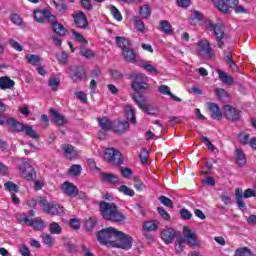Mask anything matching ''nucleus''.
I'll list each match as a JSON object with an SVG mask.
<instances>
[{"label": "nucleus", "mask_w": 256, "mask_h": 256, "mask_svg": "<svg viewBox=\"0 0 256 256\" xmlns=\"http://www.w3.org/2000/svg\"><path fill=\"white\" fill-rule=\"evenodd\" d=\"M100 213L106 221H113L114 223L125 221V215L119 212L117 205L113 203L101 202Z\"/></svg>", "instance_id": "nucleus-1"}, {"label": "nucleus", "mask_w": 256, "mask_h": 256, "mask_svg": "<svg viewBox=\"0 0 256 256\" xmlns=\"http://www.w3.org/2000/svg\"><path fill=\"white\" fill-rule=\"evenodd\" d=\"M118 233L119 230L114 227H108L98 232L97 240L102 245H110L111 247H114Z\"/></svg>", "instance_id": "nucleus-2"}, {"label": "nucleus", "mask_w": 256, "mask_h": 256, "mask_svg": "<svg viewBox=\"0 0 256 256\" xmlns=\"http://www.w3.org/2000/svg\"><path fill=\"white\" fill-rule=\"evenodd\" d=\"M195 53L199 57H203L204 59H211L213 57V48H211V43L207 39H201L196 44H194Z\"/></svg>", "instance_id": "nucleus-3"}, {"label": "nucleus", "mask_w": 256, "mask_h": 256, "mask_svg": "<svg viewBox=\"0 0 256 256\" xmlns=\"http://www.w3.org/2000/svg\"><path fill=\"white\" fill-rule=\"evenodd\" d=\"M132 89L139 93V91H147L149 89V77L143 73L132 74Z\"/></svg>", "instance_id": "nucleus-4"}, {"label": "nucleus", "mask_w": 256, "mask_h": 256, "mask_svg": "<svg viewBox=\"0 0 256 256\" xmlns=\"http://www.w3.org/2000/svg\"><path fill=\"white\" fill-rule=\"evenodd\" d=\"M182 233L184 237V243H186L189 247H192V249L201 247V241L199 238H197V233L191 230L189 226H184Z\"/></svg>", "instance_id": "nucleus-5"}, {"label": "nucleus", "mask_w": 256, "mask_h": 256, "mask_svg": "<svg viewBox=\"0 0 256 256\" xmlns=\"http://www.w3.org/2000/svg\"><path fill=\"white\" fill-rule=\"evenodd\" d=\"M206 29L208 31H213L216 36V41L218 42V47L223 49V38L225 37V26L221 24H213L211 20L206 22Z\"/></svg>", "instance_id": "nucleus-6"}, {"label": "nucleus", "mask_w": 256, "mask_h": 256, "mask_svg": "<svg viewBox=\"0 0 256 256\" xmlns=\"http://www.w3.org/2000/svg\"><path fill=\"white\" fill-rule=\"evenodd\" d=\"M104 159L111 165H123V156H121V152L114 148H107L105 150Z\"/></svg>", "instance_id": "nucleus-7"}, {"label": "nucleus", "mask_w": 256, "mask_h": 256, "mask_svg": "<svg viewBox=\"0 0 256 256\" xmlns=\"http://www.w3.org/2000/svg\"><path fill=\"white\" fill-rule=\"evenodd\" d=\"M133 245V238L131 236L123 233L122 231H118L116 236V240L114 242V247H118L119 249H131Z\"/></svg>", "instance_id": "nucleus-8"}, {"label": "nucleus", "mask_w": 256, "mask_h": 256, "mask_svg": "<svg viewBox=\"0 0 256 256\" xmlns=\"http://www.w3.org/2000/svg\"><path fill=\"white\" fill-rule=\"evenodd\" d=\"M214 3L215 7L222 11V13H229L230 9H235L239 5V0H211Z\"/></svg>", "instance_id": "nucleus-9"}, {"label": "nucleus", "mask_w": 256, "mask_h": 256, "mask_svg": "<svg viewBox=\"0 0 256 256\" xmlns=\"http://www.w3.org/2000/svg\"><path fill=\"white\" fill-rule=\"evenodd\" d=\"M21 177L27 181H33V177L37 175L35 168L29 164V162H23L22 165L18 168Z\"/></svg>", "instance_id": "nucleus-10"}, {"label": "nucleus", "mask_w": 256, "mask_h": 256, "mask_svg": "<svg viewBox=\"0 0 256 256\" xmlns=\"http://www.w3.org/2000/svg\"><path fill=\"white\" fill-rule=\"evenodd\" d=\"M34 19L37 23H45L46 21H55V15L51 14L49 9L35 10Z\"/></svg>", "instance_id": "nucleus-11"}, {"label": "nucleus", "mask_w": 256, "mask_h": 256, "mask_svg": "<svg viewBox=\"0 0 256 256\" xmlns=\"http://www.w3.org/2000/svg\"><path fill=\"white\" fill-rule=\"evenodd\" d=\"M22 223H25L28 227H33L36 231H41V229L45 228V222L41 218L32 219L29 216H25L22 218Z\"/></svg>", "instance_id": "nucleus-12"}, {"label": "nucleus", "mask_w": 256, "mask_h": 256, "mask_svg": "<svg viewBox=\"0 0 256 256\" xmlns=\"http://www.w3.org/2000/svg\"><path fill=\"white\" fill-rule=\"evenodd\" d=\"M42 209L43 211H45V213H48L49 215H63V211H65L63 207L59 204L49 203L47 200L46 205H44Z\"/></svg>", "instance_id": "nucleus-13"}, {"label": "nucleus", "mask_w": 256, "mask_h": 256, "mask_svg": "<svg viewBox=\"0 0 256 256\" xmlns=\"http://www.w3.org/2000/svg\"><path fill=\"white\" fill-rule=\"evenodd\" d=\"M224 117L228 119V121H239L241 119V112L231 105L224 106Z\"/></svg>", "instance_id": "nucleus-14"}, {"label": "nucleus", "mask_w": 256, "mask_h": 256, "mask_svg": "<svg viewBox=\"0 0 256 256\" xmlns=\"http://www.w3.org/2000/svg\"><path fill=\"white\" fill-rule=\"evenodd\" d=\"M160 237L166 245H169L175 241V237H177V231H175L173 228H165L162 230Z\"/></svg>", "instance_id": "nucleus-15"}, {"label": "nucleus", "mask_w": 256, "mask_h": 256, "mask_svg": "<svg viewBox=\"0 0 256 256\" xmlns=\"http://www.w3.org/2000/svg\"><path fill=\"white\" fill-rule=\"evenodd\" d=\"M74 23L79 29H87L89 21H87V15L83 12H77L73 15Z\"/></svg>", "instance_id": "nucleus-16"}, {"label": "nucleus", "mask_w": 256, "mask_h": 256, "mask_svg": "<svg viewBox=\"0 0 256 256\" xmlns=\"http://www.w3.org/2000/svg\"><path fill=\"white\" fill-rule=\"evenodd\" d=\"M62 191L64 195L71 197L72 199L79 195V189L71 182H64L62 184Z\"/></svg>", "instance_id": "nucleus-17"}, {"label": "nucleus", "mask_w": 256, "mask_h": 256, "mask_svg": "<svg viewBox=\"0 0 256 256\" xmlns=\"http://www.w3.org/2000/svg\"><path fill=\"white\" fill-rule=\"evenodd\" d=\"M62 151L64 157H66V159H69L70 161L79 157V151L75 149V147H73V145L71 144H64L62 146Z\"/></svg>", "instance_id": "nucleus-18"}, {"label": "nucleus", "mask_w": 256, "mask_h": 256, "mask_svg": "<svg viewBox=\"0 0 256 256\" xmlns=\"http://www.w3.org/2000/svg\"><path fill=\"white\" fill-rule=\"evenodd\" d=\"M4 125H8V127H11L13 131H25V125L22 123L17 122L14 118H7V116L4 118Z\"/></svg>", "instance_id": "nucleus-19"}, {"label": "nucleus", "mask_w": 256, "mask_h": 256, "mask_svg": "<svg viewBox=\"0 0 256 256\" xmlns=\"http://www.w3.org/2000/svg\"><path fill=\"white\" fill-rule=\"evenodd\" d=\"M207 107L210 111L212 119H216L217 121L221 120V117H223V112H221V109H219L217 104L208 102Z\"/></svg>", "instance_id": "nucleus-20"}, {"label": "nucleus", "mask_w": 256, "mask_h": 256, "mask_svg": "<svg viewBox=\"0 0 256 256\" xmlns=\"http://www.w3.org/2000/svg\"><path fill=\"white\" fill-rule=\"evenodd\" d=\"M132 98L140 109H142L143 111H147L149 105L147 104V98L145 96L139 93H134Z\"/></svg>", "instance_id": "nucleus-21"}, {"label": "nucleus", "mask_w": 256, "mask_h": 256, "mask_svg": "<svg viewBox=\"0 0 256 256\" xmlns=\"http://www.w3.org/2000/svg\"><path fill=\"white\" fill-rule=\"evenodd\" d=\"M15 87V81L9 76L0 77V89L2 91H7V89H13Z\"/></svg>", "instance_id": "nucleus-22"}, {"label": "nucleus", "mask_w": 256, "mask_h": 256, "mask_svg": "<svg viewBox=\"0 0 256 256\" xmlns=\"http://www.w3.org/2000/svg\"><path fill=\"white\" fill-rule=\"evenodd\" d=\"M112 129L115 133H125L129 129V122L127 121H114Z\"/></svg>", "instance_id": "nucleus-23"}, {"label": "nucleus", "mask_w": 256, "mask_h": 256, "mask_svg": "<svg viewBox=\"0 0 256 256\" xmlns=\"http://www.w3.org/2000/svg\"><path fill=\"white\" fill-rule=\"evenodd\" d=\"M27 205L32 209H35L38 205L43 208V206L46 205V198L41 196L30 198L27 200Z\"/></svg>", "instance_id": "nucleus-24"}, {"label": "nucleus", "mask_w": 256, "mask_h": 256, "mask_svg": "<svg viewBox=\"0 0 256 256\" xmlns=\"http://www.w3.org/2000/svg\"><path fill=\"white\" fill-rule=\"evenodd\" d=\"M98 125L99 127L102 129V131H111V129H113V122H111V120H109V118L107 117H102V118H98Z\"/></svg>", "instance_id": "nucleus-25"}, {"label": "nucleus", "mask_w": 256, "mask_h": 256, "mask_svg": "<svg viewBox=\"0 0 256 256\" xmlns=\"http://www.w3.org/2000/svg\"><path fill=\"white\" fill-rule=\"evenodd\" d=\"M25 59L29 65H33V67H39L41 63H43V59L35 54H26Z\"/></svg>", "instance_id": "nucleus-26"}, {"label": "nucleus", "mask_w": 256, "mask_h": 256, "mask_svg": "<svg viewBox=\"0 0 256 256\" xmlns=\"http://www.w3.org/2000/svg\"><path fill=\"white\" fill-rule=\"evenodd\" d=\"M158 91H159V93H161V95H168L169 97H171V99H173V101H176L177 103H181V98L172 94L171 88L169 86L161 85L158 87Z\"/></svg>", "instance_id": "nucleus-27"}, {"label": "nucleus", "mask_w": 256, "mask_h": 256, "mask_svg": "<svg viewBox=\"0 0 256 256\" xmlns=\"http://www.w3.org/2000/svg\"><path fill=\"white\" fill-rule=\"evenodd\" d=\"M68 74L74 81H82V79H85V77H87L84 71H77V68L75 67L70 68L68 70Z\"/></svg>", "instance_id": "nucleus-28"}, {"label": "nucleus", "mask_w": 256, "mask_h": 256, "mask_svg": "<svg viewBox=\"0 0 256 256\" xmlns=\"http://www.w3.org/2000/svg\"><path fill=\"white\" fill-rule=\"evenodd\" d=\"M50 23H52V29L56 35H59L60 37L67 35V28L65 26L57 23L56 20L51 21Z\"/></svg>", "instance_id": "nucleus-29"}, {"label": "nucleus", "mask_w": 256, "mask_h": 256, "mask_svg": "<svg viewBox=\"0 0 256 256\" xmlns=\"http://www.w3.org/2000/svg\"><path fill=\"white\" fill-rule=\"evenodd\" d=\"M158 29L165 35H173V26H171V23L167 20L160 21Z\"/></svg>", "instance_id": "nucleus-30"}, {"label": "nucleus", "mask_w": 256, "mask_h": 256, "mask_svg": "<svg viewBox=\"0 0 256 256\" xmlns=\"http://www.w3.org/2000/svg\"><path fill=\"white\" fill-rule=\"evenodd\" d=\"M235 197H236V203H237L239 209H241V211H245L247 206L245 205V202L243 201V189L237 188L235 190Z\"/></svg>", "instance_id": "nucleus-31"}, {"label": "nucleus", "mask_w": 256, "mask_h": 256, "mask_svg": "<svg viewBox=\"0 0 256 256\" xmlns=\"http://www.w3.org/2000/svg\"><path fill=\"white\" fill-rule=\"evenodd\" d=\"M49 113L53 116L54 121L55 123H57V125H65V123H67V118H65L63 114L57 112V110L50 109Z\"/></svg>", "instance_id": "nucleus-32"}, {"label": "nucleus", "mask_w": 256, "mask_h": 256, "mask_svg": "<svg viewBox=\"0 0 256 256\" xmlns=\"http://www.w3.org/2000/svg\"><path fill=\"white\" fill-rule=\"evenodd\" d=\"M124 113H125L127 119L130 121V123H133V125H135V123H137V119L135 118V108H133V106H131V105L125 106Z\"/></svg>", "instance_id": "nucleus-33"}, {"label": "nucleus", "mask_w": 256, "mask_h": 256, "mask_svg": "<svg viewBox=\"0 0 256 256\" xmlns=\"http://www.w3.org/2000/svg\"><path fill=\"white\" fill-rule=\"evenodd\" d=\"M217 73L219 75V79L222 83L225 85H233V82L235 81L231 75L227 74V72L222 70H217Z\"/></svg>", "instance_id": "nucleus-34"}, {"label": "nucleus", "mask_w": 256, "mask_h": 256, "mask_svg": "<svg viewBox=\"0 0 256 256\" xmlns=\"http://www.w3.org/2000/svg\"><path fill=\"white\" fill-rule=\"evenodd\" d=\"M101 180L104 183H111V184H115L119 182V177H117V175L115 174H111V173H101L100 174Z\"/></svg>", "instance_id": "nucleus-35"}, {"label": "nucleus", "mask_w": 256, "mask_h": 256, "mask_svg": "<svg viewBox=\"0 0 256 256\" xmlns=\"http://www.w3.org/2000/svg\"><path fill=\"white\" fill-rule=\"evenodd\" d=\"M122 55L128 63H135V51L131 50L129 47L122 50Z\"/></svg>", "instance_id": "nucleus-36"}, {"label": "nucleus", "mask_w": 256, "mask_h": 256, "mask_svg": "<svg viewBox=\"0 0 256 256\" xmlns=\"http://www.w3.org/2000/svg\"><path fill=\"white\" fill-rule=\"evenodd\" d=\"M140 67L147 71L148 73H154L155 75L159 74V70L153 66L151 61H143L140 63Z\"/></svg>", "instance_id": "nucleus-37"}, {"label": "nucleus", "mask_w": 256, "mask_h": 256, "mask_svg": "<svg viewBox=\"0 0 256 256\" xmlns=\"http://www.w3.org/2000/svg\"><path fill=\"white\" fill-rule=\"evenodd\" d=\"M116 43L118 47L122 49V51H125V49H128L129 47H131V42L129 41V39L125 37H116Z\"/></svg>", "instance_id": "nucleus-38"}, {"label": "nucleus", "mask_w": 256, "mask_h": 256, "mask_svg": "<svg viewBox=\"0 0 256 256\" xmlns=\"http://www.w3.org/2000/svg\"><path fill=\"white\" fill-rule=\"evenodd\" d=\"M139 14L142 19H149L151 17V7L147 4L140 6Z\"/></svg>", "instance_id": "nucleus-39"}, {"label": "nucleus", "mask_w": 256, "mask_h": 256, "mask_svg": "<svg viewBox=\"0 0 256 256\" xmlns=\"http://www.w3.org/2000/svg\"><path fill=\"white\" fill-rule=\"evenodd\" d=\"M157 227H159V223L155 220L146 221L143 225L144 231H157Z\"/></svg>", "instance_id": "nucleus-40"}, {"label": "nucleus", "mask_w": 256, "mask_h": 256, "mask_svg": "<svg viewBox=\"0 0 256 256\" xmlns=\"http://www.w3.org/2000/svg\"><path fill=\"white\" fill-rule=\"evenodd\" d=\"M236 163H238V165H245V163H247L243 150L239 148L236 149Z\"/></svg>", "instance_id": "nucleus-41"}, {"label": "nucleus", "mask_w": 256, "mask_h": 256, "mask_svg": "<svg viewBox=\"0 0 256 256\" xmlns=\"http://www.w3.org/2000/svg\"><path fill=\"white\" fill-rule=\"evenodd\" d=\"M4 187L6 189V191H9V193H11V195L15 194V193H19V186H17L15 183L8 181L4 184Z\"/></svg>", "instance_id": "nucleus-42"}, {"label": "nucleus", "mask_w": 256, "mask_h": 256, "mask_svg": "<svg viewBox=\"0 0 256 256\" xmlns=\"http://www.w3.org/2000/svg\"><path fill=\"white\" fill-rule=\"evenodd\" d=\"M134 27L139 33H145V23L137 16L134 17Z\"/></svg>", "instance_id": "nucleus-43"}, {"label": "nucleus", "mask_w": 256, "mask_h": 256, "mask_svg": "<svg viewBox=\"0 0 256 256\" xmlns=\"http://www.w3.org/2000/svg\"><path fill=\"white\" fill-rule=\"evenodd\" d=\"M71 33H72L75 41H77L78 43H81V45H87V43H88L87 39H85V37L81 33L77 32L73 29L71 30Z\"/></svg>", "instance_id": "nucleus-44"}, {"label": "nucleus", "mask_w": 256, "mask_h": 256, "mask_svg": "<svg viewBox=\"0 0 256 256\" xmlns=\"http://www.w3.org/2000/svg\"><path fill=\"white\" fill-rule=\"evenodd\" d=\"M109 9L111 15L114 17V19H116V21H123V16L121 15V12L119 11V9H117V7L110 5Z\"/></svg>", "instance_id": "nucleus-45"}, {"label": "nucleus", "mask_w": 256, "mask_h": 256, "mask_svg": "<svg viewBox=\"0 0 256 256\" xmlns=\"http://www.w3.org/2000/svg\"><path fill=\"white\" fill-rule=\"evenodd\" d=\"M225 59L230 69L237 73V71H239V67L237 66V64H235V61H233V56L231 54H228L226 55Z\"/></svg>", "instance_id": "nucleus-46"}, {"label": "nucleus", "mask_w": 256, "mask_h": 256, "mask_svg": "<svg viewBox=\"0 0 256 256\" xmlns=\"http://www.w3.org/2000/svg\"><path fill=\"white\" fill-rule=\"evenodd\" d=\"M118 191L120 193H123V195H127L128 197H134L135 196V191H133V189L127 187L126 185H121L118 188Z\"/></svg>", "instance_id": "nucleus-47"}, {"label": "nucleus", "mask_w": 256, "mask_h": 256, "mask_svg": "<svg viewBox=\"0 0 256 256\" xmlns=\"http://www.w3.org/2000/svg\"><path fill=\"white\" fill-rule=\"evenodd\" d=\"M43 187H45V179H43V177L39 176L34 181V189H35V191H41V189H43Z\"/></svg>", "instance_id": "nucleus-48"}, {"label": "nucleus", "mask_w": 256, "mask_h": 256, "mask_svg": "<svg viewBox=\"0 0 256 256\" xmlns=\"http://www.w3.org/2000/svg\"><path fill=\"white\" fill-rule=\"evenodd\" d=\"M59 83H61L59 78L53 77L49 79L48 86L52 89V91H57V89H59Z\"/></svg>", "instance_id": "nucleus-49"}, {"label": "nucleus", "mask_w": 256, "mask_h": 256, "mask_svg": "<svg viewBox=\"0 0 256 256\" xmlns=\"http://www.w3.org/2000/svg\"><path fill=\"white\" fill-rule=\"evenodd\" d=\"M235 253L238 256H255V254H252L251 250H249L247 247L238 248L236 249Z\"/></svg>", "instance_id": "nucleus-50"}, {"label": "nucleus", "mask_w": 256, "mask_h": 256, "mask_svg": "<svg viewBox=\"0 0 256 256\" xmlns=\"http://www.w3.org/2000/svg\"><path fill=\"white\" fill-rule=\"evenodd\" d=\"M184 243H185V239H183V238L177 239L176 244H175L176 253H183V251L185 249V245H183Z\"/></svg>", "instance_id": "nucleus-51"}, {"label": "nucleus", "mask_w": 256, "mask_h": 256, "mask_svg": "<svg viewBox=\"0 0 256 256\" xmlns=\"http://www.w3.org/2000/svg\"><path fill=\"white\" fill-rule=\"evenodd\" d=\"M24 131H25L26 135H28V137H31V139H39V134H37V132H35V130H33V127L26 126L24 128Z\"/></svg>", "instance_id": "nucleus-52"}, {"label": "nucleus", "mask_w": 256, "mask_h": 256, "mask_svg": "<svg viewBox=\"0 0 256 256\" xmlns=\"http://www.w3.org/2000/svg\"><path fill=\"white\" fill-rule=\"evenodd\" d=\"M50 233H52V235H60L62 228L61 226H59V224L57 222H53L50 224Z\"/></svg>", "instance_id": "nucleus-53"}, {"label": "nucleus", "mask_w": 256, "mask_h": 256, "mask_svg": "<svg viewBox=\"0 0 256 256\" xmlns=\"http://www.w3.org/2000/svg\"><path fill=\"white\" fill-rule=\"evenodd\" d=\"M80 55H82V57H86V59H93V57H95L93 50H89L87 48H81Z\"/></svg>", "instance_id": "nucleus-54"}, {"label": "nucleus", "mask_w": 256, "mask_h": 256, "mask_svg": "<svg viewBox=\"0 0 256 256\" xmlns=\"http://www.w3.org/2000/svg\"><path fill=\"white\" fill-rule=\"evenodd\" d=\"M216 95H218V97H219V99H221V101H225L226 99H229V94L223 88H217Z\"/></svg>", "instance_id": "nucleus-55"}, {"label": "nucleus", "mask_w": 256, "mask_h": 256, "mask_svg": "<svg viewBox=\"0 0 256 256\" xmlns=\"http://www.w3.org/2000/svg\"><path fill=\"white\" fill-rule=\"evenodd\" d=\"M81 174V165H73L70 169H69V175H71L72 177H77V175Z\"/></svg>", "instance_id": "nucleus-56"}, {"label": "nucleus", "mask_w": 256, "mask_h": 256, "mask_svg": "<svg viewBox=\"0 0 256 256\" xmlns=\"http://www.w3.org/2000/svg\"><path fill=\"white\" fill-rule=\"evenodd\" d=\"M238 139L241 143V145H249V134L242 132L239 134Z\"/></svg>", "instance_id": "nucleus-57"}, {"label": "nucleus", "mask_w": 256, "mask_h": 256, "mask_svg": "<svg viewBox=\"0 0 256 256\" xmlns=\"http://www.w3.org/2000/svg\"><path fill=\"white\" fill-rule=\"evenodd\" d=\"M42 241L44 245H47L48 247H53V237L49 234H42Z\"/></svg>", "instance_id": "nucleus-58"}, {"label": "nucleus", "mask_w": 256, "mask_h": 256, "mask_svg": "<svg viewBox=\"0 0 256 256\" xmlns=\"http://www.w3.org/2000/svg\"><path fill=\"white\" fill-rule=\"evenodd\" d=\"M180 217L186 221H189L193 217V214L186 208L180 210Z\"/></svg>", "instance_id": "nucleus-59"}, {"label": "nucleus", "mask_w": 256, "mask_h": 256, "mask_svg": "<svg viewBox=\"0 0 256 256\" xmlns=\"http://www.w3.org/2000/svg\"><path fill=\"white\" fill-rule=\"evenodd\" d=\"M9 45L12 47V49H15V51H23V46H21V44H19V42H17L15 39H10Z\"/></svg>", "instance_id": "nucleus-60"}, {"label": "nucleus", "mask_w": 256, "mask_h": 256, "mask_svg": "<svg viewBox=\"0 0 256 256\" xmlns=\"http://www.w3.org/2000/svg\"><path fill=\"white\" fill-rule=\"evenodd\" d=\"M251 197H256V191L251 189V188H248L244 191V193L242 192V198L244 199H249Z\"/></svg>", "instance_id": "nucleus-61"}, {"label": "nucleus", "mask_w": 256, "mask_h": 256, "mask_svg": "<svg viewBox=\"0 0 256 256\" xmlns=\"http://www.w3.org/2000/svg\"><path fill=\"white\" fill-rule=\"evenodd\" d=\"M159 201L162 203V205H165V207H173V201H171V199L168 197L160 196Z\"/></svg>", "instance_id": "nucleus-62"}, {"label": "nucleus", "mask_w": 256, "mask_h": 256, "mask_svg": "<svg viewBox=\"0 0 256 256\" xmlns=\"http://www.w3.org/2000/svg\"><path fill=\"white\" fill-rule=\"evenodd\" d=\"M10 21H12V23L14 25H22L23 24V19L20 18L18 14H12L10 17Z\"/></svg>", "instance_id": "nucleus-63"}, {"label": "nucleus", "mask_w": 256, "mask_h": 256, "mask_svg": "<svg viewBox=\"0 0 256 256\" xmlns=\"http://www.w3.org/2000/svg\"><path fill=\"white\" fill-rule=\"evenodd\" d=\"M57 59L60 63H67V59H69V56H67V52H60L57 54Z\"/></svg>", "instance_id": "nucleus-64"}]
</instances>
